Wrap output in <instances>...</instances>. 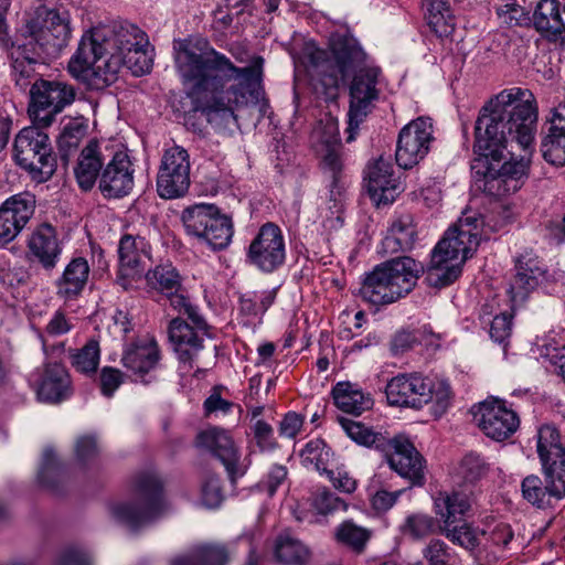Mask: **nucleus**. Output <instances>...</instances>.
Instances as JSON below:
<instances>
[{
  "instance_id": "f257e3e1",
  "label": "nucleus",
  "mask_w": 565,
  "mask_h": 565,
  "mask_svg": "<svg viewBox=\"0 0 565 565\" xmlns=\"http://www.w3.org/2000/svg\"><path fill=\"white\" fill-rule=\"evenodd\" d=\"M228 52L238 63L250 64L236 66L204 40L173 42L174 68L188 97L206 121L222 132L238 128L236 111L247 103L250 87L260 83L264 65L262 56L249 58L243 43H232Z\"/></svg>"
},
{
  "instance_id": "f03ea898",
  "label": "nucleus",
  "mask_w": 565,
  "mask_h": 565,
  "mask_svg": "<svg viewBox=\"0 0 565 565\" xmlns=\"http://www.w3.org/2000/svg\"><path fill=\"white\" fill-rule=\"evenodd\" d=\"M122 67L136 76L150 72L152 67L148 36L131 23L86 32L67 68L87 87L103 89L117 81Z\"/></svg>"
},
{
  "instance_id": "7ed1b4c3",
  "label": "nucleus",
  "mask_w": 565,
  "mask_h": 565,
  "mask_svg": "<svg viewBox=\"0 0 565 565\" xmlns=\"http://www.w3.org/2000/svg\"><path fill=\"white\" fill-rule=\"evenodd\" d=\"M537 120L533 95L525 89L502 90L480 110L475 126V151L499 162L532 147Z\"/></svg>"
},
{
  "instance_id": "20e7f679",
  "label": "nucleus",
  "mask_w": 565,
  "mask_h": 565,
  "mask_svg": "<svg viewBox=\"0 0 565 565\" xmlns=\"http://www.w3.org/2000/svg\"><path fill=\"white\" fill-rule=\"evenodd\" d=\"M26 28L30 38L24 43L12 44L9 52L13 76L21 87L35 73V64L57 57L71 38L68 20L45 7L36 9Z\"/></svg>"
},
{
  "instance_id": "39448f33",
  "label": "nucleus",
  "mask_w": 565,
  "mask_h": 565,
  "mask_svg": "<svg viewBox=\"0 0 565 565\" xmlns=\"http://www.w3.org/2000/svg\"><path fill=\"white\" fill-rule=\"evenodd\" d=\"M483 221L472 211H465L448 228L431 252L426 271L429 286L441 288L452 284L461 274L463 263L480 244Z\"/></svg>"
},
{
  "instance_id": "423d86ee",
  "label": "nucleus",
  "mask_w": 565,
  "mask_h": 565,
  "mask_svg": "<svg viewBox=\"0 0 565 565\" xmlns=\"http://www.w3.org/2000/svg\"><path fill=\"white\" fill-rule=\"evenodd\" d=\"M423 273L424 266L411 257L391 259L366 275L360 296L374 306L393 303L414 288Z\"/></svg>"
},
{
  "instance_id": "0eeeda50",
  "label": "nucleus",
  "mask_w": 565,
  "mask_h": 565,
  "mask_svg": "<svg viewBox=\"0 0 565 565\" xmlns=\"http://www.w3.org/2000/svg\"><path fill=\"white\" fill-rule=\"evenodd\" d=\"M386 397L391 405L420 409L431 405L435 416L446 413L451 403V390L444 380L418 374H401L386 385Z\"/></svg>"
},
{
  "instance_id": "6e6552de",
  "label": "nucleus",
  "mask_w": 565,
  "mask_h": 565,
  "mask_svg": "<svg viewBox=\"0 0 565 565\" xmlns=\"http://www.w3.org/2000/svg\"><path fill=\"white\" fill-rule=\"evenodd\" d=\"M135 494L134 502H117L110 505L114 519L131 529H138L152 521L164 509L162 481L154 471H147L137 477Z\"/></svg>"
},
{
  "instance_id": "1a4fd4ad",
  "label": "nucleus",
  "mask_w": 565,
  "mask_h": 565,
  "mask_svg": "<svg viewBox=\"0 0 565 565\" xmlns=\"http://www.w3.org/2000/svg\"><path fill=\"white\" fill-rule=\"evenodd\" d=\"M44 127H25L15 136L13 157L15 163L36 182L47 181L55 172L56 159Z\"/></svg>"
},
{
  "instance_id": "9d476101",
  "label": "nucleus",
  "mask_w": 565,
  "mask_h": 565,
  "mask_svg": "<svg viewBox=\"0 0 565 565\" xmlns=\"http://www.w3.org/2000/svg\"><path fill=\"white\" fill-rule=\"evenodd\" d=\"M181 220L185 232L213 249L228 246L233 236V224L213 204H195L183 210Z\"/></svg>"
},
{
  "instance_id": "9b49d317",
  "label": "nucleus",
  "mask_w": 565,
  "mask_h": 565,
  "mask_svg": "<svg viewBox=\"0 0 565 565\" xmlns=\"http://www.w3.org/2000/svg\"><path fill=\"white\" fill-rule=\"evenodd\" d=\"M72 85L58 81L39 79L31 86L29 116L38 127H50L55 117L75 100Z\"/></svg>"
},
{
  "instance_id": "f8f14e48",
  "label": "nucleus",
  "mask_w": 565,
  "mask_h": 565,
  "mask_svg": "<svg viewBox=\"0 0 565 565\" xmlns=\"http://www.w3.org/2000/svg\"><path fill=\"white\" fill-rule=\"evenodd\" d=\"M286 260V242L281 228L273 223L263 224L250 241L246 262L256 269L270 274Z\"/></svg>"
},
{
  "instance_id": "ddd939ff",
  "label": "nucleus",
  "mask_w": 565,
  "mask_h": 565,
  "mask_svg": "<svg viewBox=\"0 0 565 565\" xmlns=\"http://www.w3.org/2000/svg\"><path fill=\"white\" fill-rule=\"evenodd\" d=\"M537 454L551 494L562 499L565 497V443L554 426L545 425L539 429Z\"/></svg>"
},
{
  "instance_id": "4468645a",
  "label": "nucleus",
  "mask_w": 565,
  "mask_h": 565,
  "mask_svg": "<svg viewBox=\"0 0 565 565\" xmlns=\"http://www.w3.org/2000/svg\"><path fill=\"white\" fill-rule=\"evenodd\" d=\"M190 157L188 151L173 146L161 158L157 174V191L163 199L183 196L190 188Z\"/></svg>"
},
{
  "instance_id": "2eb2a0df",
  "label": "nucleus",
  "mask_w": 565,
  "mask_h": 565,
  "mask_svg": "<svg viewBox=\"0 0 565 565\" xmlns=\"http://www.w3.org/2000/svg\"><path fill=\"white\" fill-rule=\"evenodd\" d=\"M380 68L365 67L359 70L350 85V109H349V127L348 141L354 139L360 124L371 111L373 102L379 98V89L376 88Z\"/></svg>"
},
{
  "instance_id": "dca6fc26",
  "label": "nucleus",
  "mask_w": 565,
  "mask_h": 565,
  "mask_svg": "<svg viewBox=\"0 0 565 565\" xmlns=\"http://www.w3.org/2000/svg\"><path fill=\"white\" fill-rule=\"evenodd\" d=\"M150 257V245L143 237L124 235L118 245L117 282L126 290L135 287L142 279Z\"/></svg>"
},
{
  "instance_id": "f3484780",
  "label": "nucleus",
  "mask_w": 565,
  "mask_h": 565,
  "mask_svg": "<svg viewBox=\"0 0 565 565\" xmlns=\"http://www.w3.org/2000/svg\"><path fill=\"white\" fill-rule=\"evenodd\" d=\"M433 141V124L429 118L419 117L406 125L399 132L395 152L396 163L411 169L423 160Z\"/></svg>"
},
{
  "instance_id": "a211bd4d",
  "label": "nucleus",
  "mask_w": 565,
  "mask_h": 565,
  "mask_svg": "<svg viewBox=\"0 0 565 565\" xmlns=\"http://www.w3.org/2000/svg\"><path fill=\"white\" fill-rule=\"evenodd\" d=\"M524 154H520L519 159H514V154H508L505 159L499 162L492 158L480 157L478 163L484 169L483 177L489 181L498 182V191L515 192L520 189L522 181L527 175L531 147L522 150Z\"/></svg>"
},
{
  "instance_id": "6ab92c4d",
  "label": "nucleus",
  "mask_w": 565,
  "mask_h": 565,
  "mask_svg": "<svg viewBox=\"0 0 565 565\" xmlns=\"http://www.w3.org/2000/svg\"><path fill=\"white\" fill-rule=\"evenodd\" d=\"M326 55L321 50L311 55L313 65L320 68L321 83L326 88H337L340 81L349 76L363 60L362 51L352 45L335 46L332 62L324 61Z\"/></svg>"
},
{
  "instance_id": "aec40b11",
  "label": "nucleus",
  "mask_w": 565,
  "mask_h": 565,
  "mask_svg": "<svg viewBox=\"0 0 565 565\" xmlns=\"http://www.w3.org/2000/svg\"><path fill=\"white\" fill-rule=\"evenodd\" d=\"M475 418L484 435L497 441L509 438L520 425L516 413L497 398L480 403L475 412Z\"/></svg>"
},
{
  "instance_id": "412c9836",
  "label": "nucleus",
  "mask_w": 565,
  "mask_h": 565,
  "mask_svg": "<svg viewBox=\"0 0 565 565\" xmlns=\"http://www.w3.org/2000/svg\"><path fill=\"white\" fill-rule=\"evenodd\" d=\"M206 326L199 329L195 324L190 326L184 320L175 318L170 321L168 333L174 352L180 362V370L188 373L199 362L200 354L204 349L203 334Z\"/></svg>"
},
{
  "instance_id": "4be33fe9",
  "label": "nucleus",
  "mask_w": 565,
  "mask_h": 565,
  "mask_svg": "<svg viewBox=\"0 0 565 565\" xmlns=\"http://www.w3.org/2000/svg\"><path fill=\"white\" fill-rule=\"evenodd\" d=\"M195 443L199 448L211 452L221 460L232 480L244 473L239 463L238 449L227 430L209 427L198 434Z\"/></svg>"
},
{
  "instance_id": "5701e85b",
  "label": "nucleus",
  "mask_w": 565,
  "mask_h": 565,
  "mask_svg": "<svg viewBox=\"0 0 565 565\" xmlns=\"http://www.w3.org/2000/svg\"><path fill=\"white\" fill-rule=\"evenodd\" d=\"M391 452L387 455L390 467L401 477L409 480L412 486L425 482L424 459L405 436H396L387 441Z\"/></svg>"
},
{
  "instance_id": "b1692460",
  "label": "nucleus",
  "mask_w": 565,
  "mask_h": 565,
  "mask_svg": "<svg viewBox=\"0 0 565 565\" xmlns=\"http://www.w3.org/2000/svg\"><path fill=\"white\" fill-rule=\"evenodd\" d=\"M366 189L376 204H390L403 192L401 181L394 177L393 166L383 157L369 163L365 171Z\"/></svg>"
},
{
  "instance_id": "393cba45",
  "label": "nucleus",
  "mask_w": 565,
  "mask_h": 565,
  "mask_svg": "<svg viewBox=\"0 0 565 565\" xmlns=\"http://www.w3.org/2000/svg\"><path fill=\"white\" fill-rule=\"evenodd\" d=\"M134 164L125 151L116 152L99 175V190L105 198H122L134 189Z\"/></svg>"
},
{
  "instance_id": "a878e982",
  "label": "nucleus",
  "mask_w": 565,
  "mask_h": 565,
  "mask_svg": "<svg viewBox=\"0 0 565 565\" xmlns=\"http://www.w3.org/2000/svg\"><path fill=\"white\" fill-rule=\"evenodd\" d=\"M160 360L161 352L158 342L149 335L128 344L121 356L124 367L141 381L158 367Z\"/></svg>"
},
{
  "instance_id": "bb28decb",
  "label": "nucleus",
  "mask_w": 565,
  "mask_h": 565,
  "mask_svg": "<svg viewBox=\"0 0 565 565\" xmlns=\"http://www.w3.org/2000/svg\"><path fill=\"white\" fill-rule=\"evenodd\" d=\"M516 273L511 280L508 294L513 306L521 305L540 284L545 269L542 263L532 256H521L515 265Z\"/></svg>"
},
{
  "instance_id": "cd10ccee",
  "label": "nucleus",
  "mask_w": 565,
  "mask_h": 565,
  "mask_svg": "<svg viewBox=\"0 0 565 565\" xmlns=\"http://www.w3.org/2000/svg\"><path fill=\"white\" fill-rule=\"evenodd\" d=\"M36 393L46 403H60L68 398L72 385L66 369L58 363H47L38 380Z\"/></svg>"
},
{
  "instance_id": "c85d7f7f",
  "label": "nucleus",
  "mask_w": 565,
  "mask_h": 565,
  "mask_svg": "<svg viewBox=\"0 0 565 565\" xmlns=\"http://www.w3.org/2000/svg\"><path fill=\"white\" fill-rule=\"evenodd\" d=\"M550 129L542 140L541 151L545 161L553 166L565 164V102L551 110Z\"/></svg>"
},
{
  "instance_id": "c756f323",
  "label": "nucleus",
  "mask_w": 565,
  "mask_h": 565,
  "mask_svg": "<svg viewBox=\"0 0 565 565\" xmlns=\"http://www.w3.org/2000/svg\"><path fill=\"white\" fill-rule=\"evenodd\" d=\"M90 268L83 257L73 258L55 281L56 295L64 301L75 300L84 290Z\"/></svg>"
},
{
  "instance_id": "7c9ffc66",
  "label": "nucleus",
  "mask_w": 565,
  "mask_h": 565,
  "mask_svg": "<svg viewBox=\"0 0 565 565\" xmlns=\"http://www.w3.org/2000/svg\"><path fill=\"white\" fill-rule=\"evenodd\" d=\"M28 246L31 254L45 268L55 267L62 249L55 230L51 225L39 226L30 236Z\"/></svg>"
},
{
  "instance_id": "2f4dec72",
  "label": "nucleus",
  "mask_w": 565,
  "mask_h": 565,
  "mask_svg": "<svg viewBox=\"0 0 565 565\" xmlns=\"http://www.w3.org/2000/svg\"><path fill=\"white\" fill-rule=\"evenodd\" d=\"M332 397L339 409L353 415H360L374 405L372 395L351 382L337 383L332 388Z\"/></svg>"
},
{
  "instance_id": "473e14b6",
  "label": "nucleus",
  "mask_w": 565,
  "mask_h": 565,
  "mask_svg": "<svg viewBox=\"0 0 565 565\" xmlns=\"http://www.w3.org/2000/svg\"><path fill=\"white\" fill-rule=\"evenodd\" d=\"M417 238V228L414 216L402 214L391 224L388 234L383 241L385 253H397L413 248Z\"/></svg>"
},
{
  "instance_id": "72a5a7b5",
  "label": "nucleus",
  "mask_w": 565,
  "mask_h": 565,
  "mask_svg": "<svg viewBox=\"0 0 565 565\" xmlns=\"http://www.w3.org/2000/svg\"><path fill=\"white\" fill-rule=\"evenodd\" d=\"M103 166L100 149L97 141L92 140L82 150L74 169L75 178L81 189L90 190L100 173Z\"/></svg>"
},
{
  "instance_id": "f704fd0d",
  "label": "nucleus",
  "mask_w": 565,
  "mask_h": 565,
  "mask_svg": "<svg viewBox=\"0 0 565 565\" xmlns=\"http://www.w3.org/2000/svg\"><path fill=\"white\" fill-rule=\"evenodd\" d=\"M535 29L551 40H557L565 32L557 0H541L533 14Z\"/></svg>"
},
{
  "instance_id": "c9c22d12",
  "label": "nucleus",
  "mask_w": 565,
  "mask_h": 565,
  "mask_svg": "<svg viewBox=\"0 0 565 565\" xmlns=\"http://www.w3.org/2000/svg\"><path fill=\"white\" fill-rule=\"evenodd\" d=\"M274 555L282 565H306L310 559L308 547L288 532L276 539Z\"/></svg>"
},
{
  "instance_id": "e433bc0d",
  "label": "nucleus",
  "mask_w": 565,
  "mask_h": 565,
  "mask_svg": "<svg viewBox=\"0 0 565 565\" xmlns=\"http://www.w3.org/2000/svg\"><path fill=\"white\" fill-rule=\"evenodd\" d=\"M426 21L438 36H449L456 28V18L445 0H426Z\"/></svg>"
},
{
  "instance_id": "4c0bfd02",
  "label": "nucleus",
  "mask_w": 565,
  "mask_h": 565,
  "mask_svg": "<svg viewBox=\"0 0 565 565\" xmlns=\"http://www.w3.org/2000/svg\"><path fill=\"white\" fill-rule=\"evenodd\" d=\"M35 196L30 192H22L8 198L0 210L8 215L20 228H23L35 211Z\"/></svg>"
},
{
  "instance_id": "58836bf2",
  "label": "nucleus",
  "mask_w": 565,
  "mask_h": 565,
  "mask_svg": "<svg viewBox=\"0 0 565 565\" xmlns=\"http://www.w3.org/2000/svg\"><path fill=\"white\" fill-rule=\"evenodd\" d=\"M228 554L218 544H201L194 547L190 556L178 557L171 565H225Z\"/></svg>"
},
{
  "instance_id": "ea45409f",
  "label": "nucleus",
  "mask_w": 565,
  "mask_h": 565,
  "mask_svg": "<svg viewBox=\"0 0 565 565\" xmlns=\"http://www.w3.org/2000/svg\"><path fill=\"white\" fill-rule=\"evenodd\" d=\"M435 508L444 525L454 524L457 515H462L469 510L470 501L460 492H439L435 498Z\"/></svg>"
},
{
  "instance_id": "a19ab883",
  "label": "nucleus",
  "mask_w": 565,
  "mask_h": 565,
  "mask_svg": "<svg viewBox=\"0 0 565 565\" xmlns=\"http://www.w3.org/2000/svg\"><path fill=\"white\" fill-rule=\"evenodd\" d=\"M148 286L162 294H171L173 290H180L181 276L171 264L158 265L148 270L146 276Z\"/></svg>"
},
{
  "instance_id": "79ce46f5",
  "label": "nucleus",
  "mask_w": 565,
  "mask_h": 565,
  "mask_svg": "<svg viewBox=\"0 0 565 565\" xmlns=\"http://www.w3.org/2000/svg\"><path fill=\"white\" fill-rule=\"evenodd\" d=\"M372 532L353 521L342 522L335 530L337 541L356 553H362L370 541Z\"/></svg>"
},
{
  "instance_id": "37998d69",
  "label": "nucleus",
  "mask_w": 565,
  "mask_h": 565,
  "mask_svg": "<svg viewBox=\"0 0 565 565\" xmlns=\"http://www.w3.org/2000/svg\"><path fill=\"white\" fill-rule=\"evenodd\" d=\"M341 143L337 137V135L331 131L330 136L327 140H324L320 149L318 150L321 157V166L326 172H329L333 183L337 182L338 177L342 170V160H341Z\"/></svg>"
},
{
  "instance_id": "c03bdc74",
  "label": "nucleus",
  "mask_w": 565,
  "mask_h": 565,
  "mask_svg": "<svg viewBox=\"0 0 565 565\" xmlns=\"http://www.w3.org/2000/svg\"><path fill=\"white\" fill-rule=\"evenodd\" d=\"M339 423L345 434L355 443L363 445V446H372L375 445V447L381 448L384 447L386 440L385 438L371 429L370 427L365 426L361 422H355L352 419L343 418L341 417L339 419Z\"/></svg>"
},
{
  "instance_id": "a18cd8bd",
  "label": "nucleus",
  "mask_w": 565,
  "mask_h": 565,
  "mask_svg": "<svg viewBox=\"0 0 565 565\" xmlns=\"http://www.w3.org/2000/svg\"><path fill=\"white\" fill-rule=\"evenodd\" d=\"M435 529L436 520L428 514L419 512L407 515L399 526L402 534L414 540H420L433 534Z\"/></svg>"
},
{
  "instance_id": "49530a36",
  "label": "nucleus",
  "mask_w": 565,
  "mask_h": 565,
  "mask_svg": "<svg viewBox=\"0 0 565 565\" xmlns=\"http://www.w3.org/2000/svg\"><path fill=\"white\" fill-rule=\"evenodd\" d=\"M441 533L454 544L462 546L467 550H473L481 545V532L471 527L467 523H462L460 525H443Z\"/></svg>"
},
{
  "instance_id": "de8ad7c7",
  "label": "nucleus",
  "mask_w": 565,
  "mask_h": 565,
  "mask_svg": "<svg viewBox=\"0 0 565 565\" xmlns=\"http://www.w3.org/2000/svg\"><path fill=\"white\" fill-rule=\"evenodd\" d=\"M72 365L81 373H95L99 364V345L90 340L82 349L72 351Z\"/></svg>"
},
{
  "instance_id": "09e8293b",
  "label": "nucleus",
  "mask_w": 565,
  "mask_h": 565,
  "mask_svg": "<svg viewBox=\"0 0 565 565\" xmlns=\"http://www.w3.org/2000/svg\"><path fill=\"white\" fill-rule=\"evenodd\" d=\"M87 125L83 119H71L63 128L58 138V147L63 152L62 157L66 158L68 152L75 150L82 139L85 137Z\"/></svg>"
},
{
  "instance_id": "8fccbe9b",
  "label": "nucleus",
  "mask_w": 565,
  "mask_h": 565,
  "mask_svg": "<svg viewBox=\"0 0 565 565\" xmlns=\"http://www.w3.org/2000/svg\"><path fill=\"white\" fill-rule=\"evenodd\" d=\"M63 477V468L58 463L54 450L46 448L43 451L42 462L39 471L40 482L51 489H55Z\"/></svg>"
},
{
  "instance_id": "3c124183",
  "label": "nucleus",
  "mask_w": 565,
  "mask_h": 565,
  "mask_svg": "<svg viewBox=\"0 0 565 565\" xmlns=\"http://www.w3.org/2000/svg\"><path fill=\"white\" fill-rule=\"evenodd\" d=\"M301 457L305 462L315 465L318 470H326L332 452L324 440L316 438L306 444L301 451Z\"/></svg>"
},
{
  "instance_id": "603ef678",
  "label": "nucleus",
  "mask_w": 565,
  "mask_h": 565,
  "mask_svg": "<svg viewBox=\"0 0 565 565\" xmlns=\"http://www.w3.org/2000/svg\"><path fill=\"white\" fill-rule=\"evenodd\" d=\"M498 18L508 26H522L531 22L529 12L518 4L516 0H505L495 9Z\"/></svg>"
},
{
  "instance_id": "864d4df0",
  "label": "nucleus",
  "mask_w": 565,
  "mask_h": 565,
  "mask_svg": "<svg viewBox=\"0 0 565 565\" xmlns=\"http://www.w3.org/2000/svg\"><path fill=\"white\" fill-rule=\"evenodd\" d=\"M548 480L545 479V486H543L542 480L537 476H527L522 481V493L524 499H526L532 504H536L541 507L544 503V498L546 494L553 497L551 494V490L548 489Z\"/></svg>"
},
{
  "instance_id": "5fc2aeb1",
  "label": "nucleus",
  "mask_w": 565,
  "mask_h": 565,
  "mask_svg": "<svg viewBox=\"0 0 565 565\" xmlns=\"http://www.w3.org/2000/svg\"><path fill=\"white\" fill-rule=\"evenodd\" d=\"M164 295L169 298L170 305L179 312L185 313L192 323L199 329H203L205 327L204 319L198 312L196 307L193 306L190 299L183 294L182 289L173 290L171 294Z\"/></svg>"
},
{
  "instance_id": "6e6d98bb",
  "label": "nucleus",
  "mask_w": 565,
  "mask_h": 565,
  "mask_svg": "<svg viewBox=\"0 0 565 565\" xmlns=\"http://www.w3.org/2000/svg\"><path fill=\"white\" fill-rule=\"evenodd\" d=\"M74 327L73 320L63 311L56 310L47 321L41 339L44 350H46V338L61 337L70 332Z\"/></svg>"
},
{
  "instance_id": "4d7b16f0",
  "label": "nucleus",
  "mask_w": 565,
  "mask_h": 565,
  "mask_svg": "<svg viewBox=\"0 0 565 565\" xmlns=\"http://www.w3.org/2000/svg\"><path fill=\"white\" fill-rule=\"evenodd\" d=\"M312 504L320 514H329L339 510L345 511L348 508L342 499L327 489L317 491Z\"/></svg>"
},
{
  "instance_id": "13d9d810",
  "label": "nucleus",
  "mask_w": 565,
  "mask_h": 565,
  "mask_svg": "<svg viewBox=\"0 0 565 565\" xmlns=\"http://www.w3.org/2000/svg\"><path fill=\"white\" fill-rule=\"evenodd\" d=\"M513 539V532L509 524H497L490 532L481 531V545L484 548L492 546H507Z\"/></svg>"
},
{
  "instance_id": "bf43d9fd",
  "label": "nucleus",
  "mask_w": 565,
  "mask_h": 565,
  "mask_svg": "<svg viewBox=\"0 0 565 565\" xmlns=\"http://www.w3.org/2000/svg\"><path fill=\"white\" fill-rule=\"evenodd\" d=\"M460 475L468 482L480 479L487 471V467L479 455L469 454L460 463Z\"/></svg>"
},
{
  "instance_id": "052dcab7",
  "label": "nucleus",
  "mask_w": 565,
  "mask_h": 565,
  "mask_svg": "<svg viewBox=\"0 0 565 565\" xmlns=\"http://www.w3.org/2000/svg\"><path fill=\"white\" fill-rule=\"evenodd\" d=\"M253 433L256 444L262 451L276 449L277 441L274 436V429L268 423L257 419L253 426Z\"/></svg>"
},
{
  "instance_id": "680f3d73",
  "label": "nucleus",
  "mask_w": 565,
  "mask_h": 565,
  "mask_svg": "<svg viewBox=\"0 0 565 565\" xmlns=\"http://www.w3.org/2000/svg\"><path fill=\"white\" fill-rule=\"evenodd\" d=\"M512 331V315L508 312H503L500 315H495L494 318L490 322V337L493 341L498 343H503L510 335Z\"/></svg>"
},
{
  "instance_id": "e2e57ef3",
  "label": "nucleus",
  "mask_w": 565,
  "mask_h": 565,
  "mask_svg": "<svg viewBox=\"0 0 565 565\" xmlns=\"http://www.w3.org/2000/svg\"><path fill=\"white\" fill-rule=\"evenodd\" d=\"M423 557L428 565H447L450 554L445 542L431 540L423 550Z\"/></svg>"
},
{
  "instance_id": "0e129e2a",
  "label": "nucleus",
  "mask_w": 565,
  "mask_h": 565,
  "mask_svg": "<svg viewBox=\"0 0 565 565\" xmlns=\"http://www.w3.org/2000/svg\"><path fill=\"white\" fill-rule=\"evenodd\" d=\"M305 418L296 412L287 413L279 422L278 433L282 438L294 439L301 431Z\"/></svg>"
},
{
  "instance_id": "69168bd1",
  "label": "nucleus",
  "mask_w": 565,
  "mask_h": 565,
  "mask_svg": "<svg viewBox=\"0 0 565 565\" xmlns=\"http://www.w3.org/2000/svg\"><path fill=\"white\" fill-rule=\"evenodd\" d=\"M202 500L203 503L209 508H215L222 502L223 494L218 478L211 477L203 483Z\"/></svg>"
},
{
  "instance_id": "338daca9",
  "label": "nucleus",
  "mask_w": 565,
  "mask_h": 565,
  "mask_svg": "<svg viewBox=\"0 0 565 565\" xmlns=\"http://www.w3.org/2000/svg\"><path fill=\"white\" fill-rule=\"evenodd\" d=\"M122 383V373L114 367H104L100 373L102 393L110 397Z\"/></svg>"
},
{
  "instance_id": "774afa93",
  "label": "nucleus",
  "mask_w": 565,
  "mask_h": 565,
  "mask_svg": "<svg viewBox=\"0 0 565 565\" xmlns=\"http://www.w3.org/2000/svg\"><path fill=\"white\" fill-rule=\"evenodd\" d=\"M76 458L82 463L94 459L98 454L97 441L92 436H83L76 441Z\"/></svg>"
}]
</instances>
